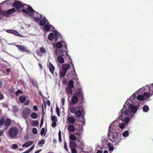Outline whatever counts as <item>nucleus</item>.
Here are the masks:
<instances>
[{
  "label": "nucleus",
  "instance_id": "nucleus-22",
  "mask_svg": "<svg viewBox=\"0 0 153 153\" xmlns=\"http://www.w3.org/2000/svg\"><path fill=\"white\" fill-rule=\"evenodd\" d=\"M15 11V9L14 8H12V9L8 10L7 11H6L7 17H8L13 12Z\"/></svg>",
  "mask_w": 153,
  "mask_h": 153
},
{
  "label": "nucleus",
  "instance_id": "nucleus-60",
  "mask_svg": "<svg viewBox=\"0 0 153 153\" xmlns=\"http://www.w3.org/2000/svg\"><path fill=\"white\" fill-rule=\"evenodd\" d=\"M143 95L146 97H149V94L148 92L144 93Z\"/></svg>",
  "mask_w": 153,
  "mask_h": 153
},
{
  "label": "nucleus",
  "instance_id": "nucleus-14",
  "mask_svg": "<svg viewBox=\"0 0 153 153\" xmlns=\"http://www.w3.org/2000/svg\"><path fill=\"white\" fill-rule=\"evenodd\" d=\"M48 68L51 73L52 74H53L55 70V68L50 62L48 63Z\"/></svg>",
  "mask_w": 153,
  "mask_h": 153
},
{
  "label": "nucleus",
  "instance_id": "nucleus-19",
  "mask_svg": "<svg viewBox=\"0 0 153 153\" xmlns=\"http://www.w3.org/2000/svg\"><path fill=\"white\" fill-rule=\"evenodd\" d=\"M47 22H48V20L45 18H44L40 20L39 24L42 26H43L47 23Z\"/></svg>",
  "mask_w": 153,
  "mask_h": 153
},
{
  "label": "nucleus",
  "instance_id": "nucleus-33",
  "mask_svg": "<svg viewBox=\"0 0 153 153\" xmlns=\"http://www.w3.org/2000/svg\"><path fill=\"white\" fill-rule=\"evenodd\" d=\"M85 144L82 142H81L79 144V146L80 147L81 151H83L84 149Z\"/></svg>",
  "mask_w": 153,
  "mask_h": 153
},
{
  "label": "nucleus",
  "instance_id": "nucleus-27",
  "mask_svg": "<svg viewBox=\"0 0 153 153\" xmlns=\"http://www.w3.org/2000/svg\"><path fill=\"white\" fill-rule=\"evenodd\" d=\"M62 56H58L57 57V60L58 61L61 63H63L64 62V60Z\"/></svg>",
  "mask_w": 153,
  "mask_h": 153
},
{
  "label": "nucleus",
  "instance_id": "nucleus-45",
  "mask_svg": "<svg viewBox=\"0 0 153 153\" xmlns=\"http://www.w3.org/2000/svg\"><path fill=\"white\" fill-rule=\"evenodd\" d=\"M129 132L127 131H125L123 133V135L124 137H126L128 136Z\"/></svg>",
  "mask_w": 153,
  "mask_h": 153
},
{
  "label": "nucleus",
  "instance_id": "nucleus-64",
  "mask_svg": "<svg viewBox=\"0 0 153 153\" xmlns=\"http://www.w3.org/2000/svg\"><path fill=\"white\" fill-rule=\"evenodd\" d=\"M9 91L10 92H13L14 91L13 88V87H10L9 89Z\"/></svg>",
  "mask_w": 153,
  "mask_h": 153
},
{
  "label": "nucleus",
  "instance_id": "nucleus-48",
  "mask_svg": "<svg viewBox=\"0 0 153 153\" xmlns=\"http://www.w3.org/2000/svg\"><path fill=\"white\" fill-rule=\"evenodd\" d=\"M40 51L42 53H45L46 52V51L44 48L41 47L40 48Z\"/></svg>",
  "mask_w": 153,
  "mask_h": 153
},
{
  "label": "nucleus",
  "instance_id": "nucleus-54",
  "mask_svg": "<svg viewBox=\"0 0 153 153\" xmlns=\"http://www.w3.org/2000/svg\"><path fill=\"white\" fill-rule=\"evenodd\" d=\"M72 153H77V151L75 148H71Z\"/></svg>",
  "mask_w": 153,
  "mask_h": 153
},
{
  "label": "nucleus",
  "instance_id": "nucleus-13",
  "mask_svg": "<svg viewBox=\"0 0 153 153\" xmlns=\"http://www.w3.org/2000/svg\"><path fill=\"white\" fill-rule=\"evenodd\" d=\"M121 135H120V137L119 138H116L114 140H112L114 145L115 146H117L119 145V143L121 142L122 138L120 137Z\"/></svg>",
  "mask_w": 153,
  "mask_h": 153
},
{
  "label": "nucleus",
  "instance_id": "nucleus-47",
  "mask_svg": "<svg viewBox=\"0 0 153 153\" xmlns=\"http://www.w3.org/2000/svg\"><path fill=\"white\" fill-rule=\"evenodd\" d=\"M4 123V118L0 120V126H2Z\"/></svg>",
  "mask_w": 153,
  "mask_h": 153
},
{
  "label": "nucleus",
  "instance_id": "nucleus-12",
  "mask_svg": "<svg viewBox=\"0 0 153 153\" xmlns=\"http://www.w3.org/2000/svg\"><path fill=\"white\" fill-rule=\"evenodd\" d=\"M78 97L76 96H73L71 98V102H70V105H74L77 103L78 101Z\"/></svg>",
  "mask_w": 153,
  "mask_h": 153
},
{
  "label": "nucleus",
  "instance_id": "nucleus-41",
  "mask_svg": "<svg viewBox=\"0 0 153 153\" xmlns=\"http://www.w3.org/2000/svg\"><path fill=\"white\" fill-rule=\"evenodd\" d=\"M31 124L34 126H37L39 124V122L36 120H34L31 123Z\"/></svg>",
  "mask_w": 153,
  "mask_h": 153
},
{
  "label": "nucleus",
  "instance_id": "nucleus-4",
  "mask_svg": "<svg viewBox=\"0 0 153 153\" xmlns=\"http://www.w3.org/2000/svg\"><path fill=\"white\" fill-rule=\"evenodd\" d=\"M27 7V10L26 9H23L22 10V11L25 13V14L28 15L29 14V13H36V12L31 7L28 5L26 4L25 5Z\"/></svg>",
  "mask_w": 153,
  "mask_h": 153
},
{
  "label": "nucleus",
  "instance_id": "nucleus-26",
  "mask_svg": "<svg viewBox=\"0 0 153 153\" xmlns=\"http://www.w3.org/2000/svg\"><path fill=\"white\" fill-rule=\"evenodd\" d=\"M33 143V142L32 141H28L27 143H25L22 145V146L23 147H27L31 145Z\"/></svg>",
  "mask_w": 153,
  "mask_h": 153
},
{
  "label": "nucleus",
  "instance_id": "nucleus-61",
  "mask_svg": "<svg viewBox=\"0 0 153 153\" xmlns=\"http://www.w3.org/2000/svg\"><path fill=\"white\" fill-rule=\"evenodd\" d=\"M61 42L62 43V44H64V45H63L65 49L67 50V45L63 41H61Z\"/></svg>",
  "mask_w": 153,
  "mask_h": 153
},
{
  "label": "nucleus",
  "instance_id": "nucleus-38",
  "mask_svg": "<svg viewBox=\"0 0 153 153\" xmlns=\"http://www.w3.org/2000/svg\"><path fill=\"white\" fill-rule=\"evenodd\" d=\"M31 117L32 118L34 119H36L37 118L38 115L36 113L33 112L31 114Z\"/></svg>",
  "mask_w": 153,
  "mask_h": 153
},
{
  "label": "nucleus",
  "instance_id": "nucleus-46",
  "mask_svg": "<svg viewBox=\"0 0 153 153\" xmlns=\"http://www.w3.org/2000/svg\"><path fill=\"white\" fill-rule=\"evenodd\" d=\"M125 125V124L123 123H120L119 124V127L121 129H123L124 128Z\"/></svg>",
  "mask_w": 153,
  "mask_h": 153
},
{
  "label": "nucleus",
  "instance_id": "nucleus-16",
  "mask_svg": "<svg viewBox=\"0 0 153 153\" xmlns=\"http://www.w3.org/2000/svg\"><path fill=\"white\" fill-rule=\"evenodd\" d=\"M51 28H54V27L49 23L46 24L44 27V30L46 31H49Z\"/></svg>",
  "mask_w": 153,
  "mask_h": 153
},
{
  "label": "nucleus",
  "instance_id": "nucleus-20",
  "mask_svg": "<svg viewBox=\"0 0 153 153\" xmlns=\"http://www.w3.org/2000/svg\"><path fill=\"white\" fill-rule=\"evenodd\" d=\"M68 129L69 131L73 132L75 130V128L73 125L70 124L68 126Z\"/></svg>",
  "mask_w": 153,
  "mask_h": 153
},
{
  "label": "nucleus",
  "instance_id": "nucleus-7",
  "mask_svg": "<svg viewBox=\"0 0 153 153\" xmlns=\"http://www.w3.org/2000/svg\"><path fill=\"white\" fill-rule=\"evenodd\" d=\"M31 111V110L29 108H27L25 109L22 112L23 118L24 119L27 118L29 117Z\"/></svg>",
  "mask_w": 153,
  "mask_h": 153
},
{
  "label": "nucleus",
  "instance_id": "nucleus-63",
  "mask_svg": "<svg viewBox=\"0 0 153 153\" xmlns=\"http://www.w3.org/2000/svg\"><path fill=\"white\" fill-rule=\"evenodd\" d=\"M4 97L3 95L1 93H0V100L4 99Z\"/></svg>",
  "mask_w": 153,
  "mask_h": 153
},
{
  "label": "nucleus",
  "instance_id": "nucleus-62",
  "mask_svg": "<svg viewBox=\"0 0 153 153\" xmlns=\"http://www.w3.org/2000/svg\"><path fill=\"white\" fill-rule=\"evenodd\" d=\"M33 108L34 110L35 111H36L38 110V107L36 105H34L33 106Z\"/></svg>",
  "mask_w": 153,
  "mask_h": 153
},
{
  "label": "nucleus",
  "instance_id": "nucleus-42",
  "mask_svg": "<svg viewBox=\"0 0 153 153\" xmlns=\"http://www.w3.org/2000/svg\"><path fill=\"white\" fill-rule=\"evenodd\" d=\"M59 136V141L60 142H61L62 141V137H61V132L60 130H59V131L58 133Z\"/></svg>",
  "mask_w": 153,
  "mask_h": 153
},
{
  "label": "nucleus",
  "instance_id": "nucleus-23",
  "mask_svg": "<svg viewBox=\"0 0 153 153\" xmlns=\"http://www.w3.org/2000/svg\"><path fill=\"white\" fill-rule=\"evenodd\" d=\"M65 92L69 94H71L73 92L72 88L67 86L65 88Z\"/></svg>",
  "mask_w": 153,
  "mask_h": 153
},
{
  "label": "nucleus",
  "instance_id": "nucleus-51",
  "mask_svg": "<svg viewBox=\"0 0 153 153\" xmlns=\"http://www.w3.org/2000/svg\"><path fill=\"white\" fill-rule=\"evenodd\" d=\"M56 112L57 113V114L58 116H59L60 114V111L59 109V108H58L57 106L56 107Z\"/></svg>",
  "mask_w": 153,
  "mask_h": 153
},
{
  "label": "nucleus",
  "instance_id": "nucleus-6",
  "mask_svg": "<svg viewBox=\"0 0 153 153\" xmlns=\"http://www.w3.org/2000/svg\"><path fill=\"white\" fill-rule=\"evenodd\" d=\"M76 108L77 109H80L81 110H78L75 111L74 113L75 117L76 118H79L81 116L82 114V112H83L84 109L82 105L78 106L76 107Z\"/></svg>",
  "mask_w": 153,
  "mask_h": 153
},
{
  "label": "nucleus",
  "instance_id": "nucleus-40",
  "mask_svg": "<svg viewBox=\"0 0 153 153\" xmlns=\"http://www.w3.org/2000/svg\"><path fill=\"white\" fill-rule=\"evenodd\" d=\"M143 110L144 112H147L149 110V107L146 105H144L143 108Z\"/></svg>",
  "mask_w": 153,
  "mask_h": 153
},
{
  "label": "nucleus",
  "instance_id": "nucleus-50",
  "mask_svg": "<svg viewBox=\"0 0 153 153\" xmlns=\"http://www.w3.org/2000/svg\"><path fill=\"white\" fill-rule=\"evenodd\" d=\"M51 119L52 121H53L54 122H56L57 121L56 117L54 115L52 116Z\"/></svg>",
  "mask_w": 153,
  "mask_h": 153
},
{
  "label": "nucleus",
  "instance_id": "nucleus-2",
  "mask_svg": "<svg viewBox=\"0 0 153 153\" xmlns=\"http://www.w3.org/2000/svg\"><path fill=\"white\" fill-rule=\"evenodd\" d=\"M113 123H112L109 126L108 128V136L109 139L111 141L112 140H114L116 138H119V133L116 132L115 130H111V128L113 127Z\"/></svg>",
  "mask_w": 153,
  "mask_h": 153
},
{
  "label": "nucleus",
  "instance_id": "nucleus-35",
  "mask_svg": "<svg viewBox=\"0 0 153 153\" xmlns=\"http://www.w3.org/2000/svg\"><path fill=\"white\" fill-rule=\"evenodd\" d=\"M57 55H59L60 56H63V51L62 50H59L57 52Z\"/></svg>",
  "mask_w": 153,
  "mask_h": 153
},
{
  "label": "nucleus",
  "instance_id": "nucleus-31",
  "mask_svg": "<svg viewBox=\"0 0 153 153\" xmlns=\"http://www.w3.org/2000/svg\"><path fill=\"white\" fill-rule=\"evenodd\" d=\"M70 147L71 149L72 148H74L77 147V145L76 143L74 141H71L70 143Z\"/></svg>",
  "mask_w": 153,
  "mask_h": 153
},
{
  "label": "nucleus",
  "instance_id": "nucleus-17",
  "mask_svg": "<svg viewBox=\"0 0 153 153\" xmlns=\"http://www.w3.org/2000/svg\"><path fill=\"white\" fill-rule=\"evenodd\" d=\"M70 67V65L69 64H63L62 65V69L67 72L68 69Z\"/></svg>",
  "mask_w": 153,
  "mask_h": 153
},
{
  "label": "nucleus",
  "instance_id": "nucleus-15",
  "mask_svg": "<svg viewBox=\"0 0 153 153\" xmlns=\"http://www.w3.org/2000/svg\"><path fill=\"white\" fill-rule=\"evenodd\" d=\"M67 121H68L69 123L73 124L75 122V119L71 116L68 117L67 118Z\"/></svg>",
  "mask_w": 153,
  "mask_h": 153
},
{
  "label": "nucleus",
  "instance_id": "nucleus-9",
  "mask_svg": "<svg viewBox=\"0 0 153 153\" xmlns=\"http://www.w3.org/2000/svg\"><path fill=\"white\" fill-rule=\"evenodd\" d=\"M15 46L19 50L22 52H30V51L27 50L26 47L22 46L20 45H16Z\"/></svg>",
  "mask_w": 153,
  "mask_h": 153
},
{
  "label": "nucleus",
  "instance_id": "nucleus-3",
  "mask_svg": "<svg viewBox=\"0 0 153 153\" xmlns=\"http://www.w3.org/2000/svg\"><path fill=\"white\" fill-rule=\"evenodd\" d=\"M18 130L16 127L13 126L9 129L8 133L10 137H14L18 134Z\"/></svg>",
  "mask_w": 153,
  "mask_h": 153
},
{
  "label": "nucleus",
  "instance_id": "nucleus-49",
  "mask_svg": "<svg viewBox=\"0 0 153 153\" xmlns=\"http://www.w3.org/2000/svg\"><path fill=\"white\" fill-rule=\"evenodd\" d=\"M32 132L35 134H36L37 133V130L35 128H34L32 129Z\"/></svg>",
  "mask_w": 153,
  "mask_h": 153
},
{
  "label": "nucleus",
  "instance_id": "nucleus-57",
  "mask_svg": "<svg viewBox=\"0 0 153 153\" xmlns=\"http://www.w3.org/2000/svg\"><path fill=\"white\" fill-rule=\"evenodd\" d=\"M64 147L65 149L67 151H68V149L67 148V145L65 141L64 144Z\"/></svg>",
  "mask_w": 153,
  "mask_h": 153
},
{
  "label": "nucleus",
  "instance_id": "nucleus-11",
  "mask_svg": "<svg viewBox=\"0 0 153 153\" xmlns=\"http://www.w3.org/2000/svg\"><path fill=\"white\" fill-rule=\"evenodd\" d=\"M71 64L72 65L73 70V71H71V72L73 76V78H72V79L73 80H76L77 79V74L76 73L74 66L72 62H71Z\"/></svg>",
  "mask_w": 153,
  "mask_h": 153
},
{
  "label": "nucleus",
  "instance_id": "nucleus-24",
  "mask_svg": "<svg viewBox=\"0 0 153 153\" xmlns=\"http://www.w3.org/2000/svg\"><path fill=\"white\" fill-rule=\"evenodd\" d=\"M67 72L63 70H60L59 73V75L60 78L64 77L66 73Z\"/></svg>",
  "mask_w": 153,
  "mask_h": 153
},
{
  "label": "nucleus",
  "instance_id": "nucleus-30",
  "mask_svg": "<svg viewBox=\"0 0 153 153\" xmlns=\"http://www.w3.org/2000/svg\"><path fill=\"white\" fill-rule=\"evenodd\" d=\"M6 11L5 10H3L0 9V15L2 16L7 17Z\"/></svg>",
  "mask_w": 153,
  "mask_h": 153
},
{
  "label": "nucleus",
  "instance_id": "nucleus-37",
  "mask_svg": "<svg viewBox=\"0 0 153 153\" xmlns=\"http://www.w3.org/2000/svg\"><path fill=\"white\" fill-rule=\"evenodd\" d=\"M69 138L70 140L73 141L76 140V138L75 136L73 134H71L70 135Z\"/></svg>",
  "mask_w": 153,
  "mask_h": 153
},
{
  "label": "nucleus",
  "instance_id": "nucleus-34",
  "mask_svg": "<svg viewBox=\"0 0 153 153\" xmlns=\"http://www.w3.org/2000/svg\"><path fill=\"white\" fill-rule=\"evenodd\" d=\"M76 108L75 107H71L70 108V111L71 113H74L75 112V111H77L76 110Z\"/></svg>",
  "mask_w": 153,
  "mask_h": 153
},
{
  "label": "nucleus",
  "instance_id": "nucleus-29",
  "mask_svg": "<svg viewBox=\"0 0 153 153\" xmlns=\"http://www.w3.org/2000/svg\"><path fill=\"white\" fill-rule=\"evenodd\" d=\"M68 87L73 88L74 87V82L72 80H70L68 84Z\"/></svg>",
  "mask_w": 153,
  "mask_h": 153
},
{
  "label": "nucleus",
  "instance_id": "nucleus-18",
  "mask_svg": "<svg viewBox=\"0 0 153 153\" xmlns=\"http://www.w3.org/2000/svg\"><path fill=\"white\" fill-rule=\"evenodd\" d=\"M37 16L34 18L33 20L36 22H38L42 18V15L38 13H35Z\"/></svg>",
  "mask_w": 153,
  "mask_h": 153
},
{
  "label": "nucleus",
  "instance_id": "nucleus-10",
  "mask_svg": "<svg viewBox=\"0 0 153 153\" xmlns=\"http://www.w3.org/2000/svg\"><path fill=\"white\" fill-rule=\"evenodd\" d=\"M75 94L78 96L79 98L80 99L79 100L80 103L82 104L83 102V93L81 91H77Z\"/></svg>",
  "mask_w": 153,
  "mask_h": 153
},
{
  "label": "nucleus",
  "instance_id": "nucleus-53",
  "mask_svg": "<svg viewBox=\"0 0 153 153\" xmlns=\"http://www.w3.org/2000/svg\"><path fill=\"white\" fill-rule=\"evenodd\" d=\"M45 143V140L44 139H42L39 143V144L43 145Z\"/></svg>",
  "mask_w": 153,
  "mask_h": 153
},
{
  "label": "nucleus",
  "instance_id": "nucleus-39",
  "mask_svg": "<svg viewBox=\"0 0 153 153\" xmlns=\"http://www.w3.org/2000/svg\"><path fill=\"white\" fill-rule=\"evenodd\" d=\"M108 146L109 148V151H113L114 150V148L113 146L111 145V143H108Z\"/></svg>",
  "mask_w": 153,
  "mask_h": 153
},
{
  "label": "nucleus",
  "instance_id": "nucleus-44",
  "mask_svg": "<svg viewBox=\"0 0 153 153\" xmlns=\"http://www.w3.org/2000/svg\"><path fill=\"white\" fill-rule=\"evenodd\" d=\"M16 95L17 96H19L21 94H23V92L20 90H18L16 92Z\"/></svg>",
  "mask_w": 153,
  "mask_h": 153
},
{
  "label": "nucleus",
  "instance_id": "nucleus-28",
  "mask_svg": "<svg viewBox=\"0 0 153 153\" xmlns=\"http://www.w3.org/2000/svg\"><path fill=\"white\" fill-rule=\"evenodd\" d=\"M26 97L25 96L22 95L21 96L19 97V100L21 103H22L25 101Z\"/></svg>",
  "mask_w": 153,
  "mask_h": 153
},
{
  "label": "nucleus",
  "instance_id": "nucleus-21",
  "mask_svg": "<svg viewBox=\"0 0 153 153\" xmlns=\"http://www.w3.org/2000/svg\"><path fill=\"white\" fill-rule=\"evenodd\" d=\"M62 43L61 41L56 42L55 44V46L57 49H60L62 47Z\"/></svg>",
  "mask_w": 153,
  "mask_h": 153
},
{
  "label": "nucleus",
  "instance_id": "nucleus-1",
  "mask_svg": "<svg viewBox=\"0 0 153 153\" xmlns=\"http://www.w3.org/2000/svg\"><path fill=\"white\" fill-rule=\"evenodd\" d=\"M124 109L123 108L121 110V114H119V119L127 123L130 120L129 117L127 116H131L132 115L131 114V112L129 109H126L124 111Z\"/></svg>",
  "mask_w": 153,
  "mask_h": 153
},
{
  "label": "nucleus",
  "instance_id": "nucleus-52",
  "mask_svg": "<svg viewBox=\"0 0 153 153\" xmlns=\"http://www.w3.org/2000/svg\"><path fill=\"white\" fill-rule=\"evenodd\" d=\"M13 34H15L17 36H19L20 35L19 33L17 31L14 30Z\"/></svg>",
  "mask_w": 153,
  "mask_h": 153
},
{
  "label": "nucleus",
  "instance_id": "nucleus-8",
  "mask_svg": "<svg viewBox=\"0 0 153 153\" xmlns=\"http://www.w3.org/2000/svg\"><path fill=\"white\" fill-rule=\"evenodd\" d=\"M139 106H135L132 104H130L129 105V108L130 111L131 112V114H132L133 113L134 114L137 112V110L139 109Z\"/></svg>",
  "mask_w": 153,
  "mask_h": 153
},
{
  "label": "nucleus",
  "instance_id": "nucleus-56",
  "mask_svg": "<svg viewBox=\"0 0 153 153\" xmlns=\"http://www.w3.org/2000/svg\"><path fill=\"white\" fill-rule=\"evenodd\" d=\"M57 125L56 123V122L53 121L52 122L51 126L53 127H55Z\"/></svg>",
  "mask_w": 153,
  "mask_h": 153
},
{
  "label": "nucleus",
  "instance_id": "nucleus-55",
  "mask_svg": "<svg viewBox=\"0 0 153 153\" xmlns=\"http://www.w3.org/2000/svg\"><path fill=\"white\" fill-rule=\"evenodd\" d=\"M45 132V128H42L41 130V133H40L41 135H43L44 134Z\"/></svg>",
  "mask_w": 153,
  "mask_h": 153
},
{
  "label": "nucleus",
  "instance_id": "nucleus-25",
  "mask_svg": "<svg viewBox=\"0 0 153 153\" xmlns=\"http://www.w3.org/2000/svg\"><path fill=\"white\" fill-rule=\"evenodd\" d=\"M11 124V121L9 119H7L4 120V124L5 126L7 127L10 126Z\"/></svg>",
  "mask_w": 153,
  "mask_h": 153
},
{
  "label": "nucleus",
  "instance_id": "nucleus-36",
  "mask_svg": "<svg viewBox=\"0 0 153 153\" xmlns=\"http://www.w3.org/2000/svg\"><path fill=\"white\" fill-rule=\"evenodd\" d=\"M137 98L139 100L142 101L144 99V97L143 95H139L137 97Z\"/></svg>",
  "mask_w": 153,
  "mask_h": 153
},
{
  "label": "nucleus",
  "instance_id": "nucleus-59",
  "mask_svg": "<svg viewBox=\"0 0 153 153\" xmlns=\"http://www.w3.org/2000/svg\"><path fill=\"white\" fill-rule=\"evenodd\" d=\"M14 30H7V32L13 34Z\"/></svg>",
  "mask_w": 153,
  "mask_h": 153
},
{
  "label": "nucleus",
  "instance_id": "nucleus-43",
  "mask_svg": "<svg viewBox=\"0 0 153 153\" xmlns=\"http://www.w3.org/2000/svg\"><path fill=\"white\" fill-rule=\"evenodd\" d=\"M55 41H57L58 39L59 38L60 36V34L58 32H56L55 33Z\"/></svg>",
  "mask_w": 153,
  "mask_h": 153
},
{
  "label": "nucleus",
  "instance_id": "nucleus-58",
  "mask_svg": "<svg viewBox=\"0 0 153 153\" xmlns=\"http://www.w3.org/2000/svg\"><path fill=\"white\" fill-rule=\"evenodd\" d=\"M30 101L29 100H27L26 101H25L24 103V105H28L30 103Z\"/></svg>",
  "mask_w": 153,
  "mask_h": 153
},
{
  "label": "nucleus",
  "instance_id": "nucleus-5",
  "mask_svg": "<svg viewBox=\"0 0 153 153\" xmlns=\"http://www.w3.org/2000/svg\"><path fill=\"white\" fill-rule=\"evenodd\" d=\"M25 5V4L23 3L22 1L16 0L12 4L13 6L16 9L24 8Z\"/></svg>",
  "mask_w": 153,
  "mask_h": 153
},
{
  "label": "nucleus",
  "instance_id": "nucleus-32",
  "mask_svg": "<svg viewBox=\"0 0 153 153\" xmlns=\"http://www.w3.org/2000/svg\"><path fill=\"white\" fill-rule=\"evenodd\" d=\"M54 37V35L52 33H51L48 36V39L50 40H52L53 39Z\"/></svg>",
  "mask_w": 153,
  "mask_h": 153
}]
</instances>
